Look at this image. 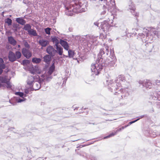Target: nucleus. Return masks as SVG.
I'll list each match as a JSON object with an SVG mask.
<instances>
[{
    "label": "nucleus",
    "mask_w": 160,
    "mask_h": 160,
    "mask_svg": "<svg viewBox=\"0 0 160 160\" xmlns=\"http://www.w3.org/2000/svg\"><path fill=\"white\" fill-rule=\"evenodd\" d=\"M5 22L8 24V26L12 25V21L11 19L9 18H7L5 20Z\"/></svg>",
    "instance_id": "nucleus-29"
},
{
    "label": "nucleus",
    "mask_w": 160,
    "mask_h": 160,
    "mask_svg": "<svg viewBox=\"0 0 160 160\" xmlns=\"http://www.w3.org/2000/svg\"><path fill=\"white\" fill-rule=\"evenodd\" d=\"M32 90V88H26L24 89V92L25 94H24V97H26L27 96V94H28L29 92Z\"/></svg>",
    "instance_id": "nucleus-33"
},
{
    "label": "nucleus",
    "mask_w": 160,
    "mask_h": 160,
    "mask_svg": "<svg viewBox=\"0 0 160 160\" xmlns=\"http://www.w3.org/2000/svg\"><path fill=\"white\" fill-rule=\"evenodd\" d=\"M109 51L108 47H105V51H104L103 49H101L98 54V58L96 61V63L92 64L91 66V70L92 74L95 75H98L100 71L103 68V66L100 63L102 57H103L106 55H108Z\"/></svg>",
    "instance_id": "nucleus-2"
},
{
    "label": "nucleus",
    "mask_w": 160,
    "mask_h": 160,
    "mask_svg": "<svg viewBox=\"0 0 160 160\" xmlns=\"http://www.w3.org/2000/svg\"><path fill=\"white\" fill-rule=\"evenodd\" d=\"M16 95H18L21 98L23 97V96L24 97V94L22 92H16Z\"/></svg>",
    "instance_id": "nucleus-35"
},
{
    "label": "nucleus",
    "mask_w": 160,
    "mask_h": 160,
    "mask_svg": "<svg viewBox=\"0 0 160 160\" xmlns=\"http://www.w3.org/2000/svg\"><path fill=\"white\" fill-rule=\"evenodd\" d=\"M51 28H47L45 29V32L48 35L50 34V30H51Z\"/></svg>",
    "instance_id": "nucleus-38"
},
{
    "label": "nucleus",
    "mask_w": 160,
    "mask_h": 160,
    "mask_svg": "<svg viewBox=\"0 0 160 160\" xmlns=\"http://www.w3.org/2000/svg\"><path fill=\"white\" fill-rule=\"evenodd\" d=\"M23 2L25 4H28L29 2L28 0H23Z\"/></svg>",
    "instance_id": "nucleus-45"
},
{
    "label": "nucleus",
    "mask_w": 160,
    "mask_h": 160,
    "mask_svg": "<svg viewBox=\"0 0 160 160\" xmlns=\"http://www.w3.org/2000/svg\"><path fill=\"white\" fill-rule=\"evenodd\" d=\"M100 27H101V29H102L104 32H105L108 31L109 28V25L107 22L105 21L101 23Z\"/></svg>",
    "instance_id": "nucleus-10"
},
{
    "label": "nucleus",
    "mask_w": 160,
    "mask_h": 160,
    "mask_svg": "<svg viewBox=\"0 0 160 160\" xmlns=\"http://www.w3.org/2000/svg\"><path fill=\"white\" fill-rule=\"evenodd\" d=\"M113 80H109V82L110 83V84H112V83L111 82H112Z\"/></svg>",
    "instance_id": "nucleus-53"
},
{
    "label": "nucleus",
    "mask_w": 160,
    "mask_h": 160,
    "mask_svg": "<svg viewBox=\"0 0 160 160\" xmlns=\"http://www.w3.org/2000/svg\"><path fill=\"white\" fill-rule=\"evenodd\" d=\"M23 55L27 58H29L32 56V53L28 49L23 48L22 50Z\"/></svg>",
    "instance_id": "nucleus-12"
},
{
    "label": "nucleus",
    "mask_w": 160,
    "mask_h": 160,
    "mask_svg": "<svg viewBox=\"0 0 160 160\" xmlns=\"http://www.w3.org/2000/svg\"><path fill=\"white\" fill-rule=\"evenodd\" d=\"M3 71V70L0 68V74H1Z\"/></svg>",
    "instance_id": "nucleus-52"
},
{
    "label": "nucleus",
    "mask_w": 160,
    "mask_h": 160,
    "mask_svg": "<svg viewBox=\"0 0 160 160\" xmlns=\"http://www.w3.org/2000/svg\"><path fill=\"white\" fill-rule=\"evenodd\" d=\"M60 43L63 47L65 49L68 51L69 49V46L68 42L65 41L60 39Z\"/></svg>",
    "instance_id": "nucleus-14"
},
{
    "label": "nucleus",
    "mask_w": 160,
    "mask_h": 160,
    "mask_svg": "<svg viewBox=\"0 0 160 160\" xmlns=\"http://www.w3.org/2000/svg\"><path fill=\"white\" fill-rule=\"evenodd\" d=\"M117 133L116 132V131L114 132H112L111 134H110L109 135H108L106 137H105L104 138L106 139V138H110L111 137L113 136L114 135H116L117 134Z\"/></svg>",
    "instance_id": "nucleus-34"
},
{
    "label": "nucleus",
    "mask_w": 160,
    "mask_h": 160,
    "mask_svg": "<svg viewBox=\"0 0 160 160\" xmlns=\"http://www.w3.org/2000/svg\"><path fill=\"white\" fill-rule=\"evenodd\" d=\"M74 4H72L66 8L65 13L69 16H72L73 12L78 13L86 11L87 10V4L86 1L72 0Z\"/></svg>",
    "instance_id": "nucleus-1"
},
{
    "label": "nucleus",
    "mask_w": 160,
    "mask_h": 160,
    "mask_svg": "<svg viewBox=\"0 0 160 160\" xmlns=\"http://www.w3.org/2000/svg\"><path fill=\"white\" fill-rule=\"evenodd\" d=\"M138 35L140 36H141V38H142V37H143V36H144V34H143L142 33H139L138 34Z\"/></svg>",
    "instance_id": "nucleus-51"
},
{
    "label": "nucleus",
    "mask_w": 160,
    "mask_h": 160,
    "mask_svg": "<svg viewBox=\"0 0 160 160\" xmlns=\"http://www.w3.org/2000/svg\"><path fill=\"white\" fill-rule=\"evenodd\" d=\"M129 126V125H126L125 126H124V128H126L127 127H128V126Z\"/></svg>",
    "instance_id": "nucleus-54"
},
{
    "label": "nucleus",
    "mask_w": 160,
    "mask_h": 160,
    "mask_svg": "<svg viewBox=\"0 0 160 160\" xmlns=\"http://www.w3.org/2000/svg\"><path fill=\"white\" fill-rule=\"evenodd\" d=\"M150 98L153 100L160 101V92H159L158 93L155 92L153 95L151 96Z\"/></svg>",
    "instance_id": "nucleus-15"
},
{
    "label": "nucleus",
    "mask_w": 160,
    "mask_h": 160,
    "mask_svg": "<svg viewBox=\"0 0 160 160\" xmlns=\"http://www.w3.org/2000/svg\"><path fill=\"white\" fill-rule=\"evenodd\" d=\"M92 42H94V41H92Z\"/></svg>",
    "instance_id": "nucleus-60"
},
{
    "label": "nucleus",
    "mask_w": 160,
    "mask_h": 160,
    "mask_svg": "<svg viewBox=\"0 0 160 160\" xmlns=\"http://www.w3.org/2000/svg\"><path fill=\"white\" fill-rule=\"evenodd\" d=\"M18 48H19L20 47V45H18Z\"/></svg>",
    "instance_id": "nucleus-56"
},
{
    "label": "nucleus",
    "mask_w": 160,
    "mask_h": 160,
    "mask_svg": "<svg viewBox=\"0 0 160 160\" xmlns=\"http://www.w3.org/2000/svg\"><path fill=\"white\" fill-rule=\"evenodd\" d=\"M18 25L17 23H13V25H12L13 27L14 28H15V30H14V31H17V28H18Z\"/></svg>",
    "instance_id": "nucleus-41"
},
{
    "label": "nucleus",
    "mask_w": 160,
    "mask_h": 160,
    "mask_svg": "<svg viewBox=\"0 0 160 160\" xmlns=\"http://www.w3.org/2000/svg\"><path fill=\"white\" fill-rule=\"evenodd\" d=\"M93 39H94L95 40V41H96V38L94 37V38Z\"/></svg>",
    "instance_id": "nucleus-57"
},
{
    "label": "nucleus",
    "mask_w": 160,
    "mask_h": 160,
    "mask_svg": "<svg viewBox=\"0 0 160 160\" xmlns=\"http://www.w3.org/2000/svg\"><path fill=\"white\" fill-rule=\"evenodd\" d=\"M8 41L9 43L13 46L15 45L17 43L16 41L12 36L8 37Z\"/></svg>",
    "instance_id": "nucleus-18"
},
{
    "label": "nucleus",
    "mask_w": 160,
    "mask_h": 160,
    "mask_svg": "<svg viewBox=\"0 0 160 160\" xmlns=\"http://www.w3.org/2000/svg\"><path fill=\"white\" fill-rule=\"evenodd\" d=\"M5 67L6 66L5 64L3 63L0 64V68L2 70V69H5Z\"/></svg>",
    "instance_id": "nucleus-42"
},
{
    "label": "nucleus",
    "mask_w": 160,
    "mask_h": 160,
    "mask_svg": "<svg viewBox=\"0 0 160 160\" xmlns=\"http://www.w3.org/2000/svg\"><path fill=\"white\" fill-rule=\"evenodd\" d=\"M68 56H66V57H68L69 58H73L75 54L74 51L71 49H68Z\"/></svg>",
    "instance_id": "nucleus-22"
},
{
    "label": "nucleus",
    "mask_w": 160,
    "mask_h": 160,
    "mask_svg": "<svg viewBox=\"0 0 160 160\" xmlns=\"http://www.w3.org/2000/svg\"><path fill=\"white\" fill-rule=\"evenodd\" d=\"M34 68L35 73H40V71L39 70L38 67L37 66L34 67Z\"/></svg>",
    "instance_id": "nucleus-37"
},
{
    "label": "nucleus",
    "mask_w": 160,
    "mask_h": 160,
    "mask_svg": "<svg viewBox=\"0 0 160 160\" xmlns=\"http://www.w3.org/2000/svg\"><path fill=\"white\" fill-rule=\"evenodd\" d=\"M134 13H133V15H134L135 16H138V13L137 12H135V11H133Z\"/></svg>",
    "instance_id": "nucleus-46"
},
{
    "label": "nucleus",
    "mask_w": 160,
    "mask_h": 160,
    "mask_svg": "<svg viewBox=\"0 0 160 160\" xmlns=\"http://www.w3.org/2000/svg\"><path fill=\"white\" fill-rule=\"evenodd\" d=\"M129 89L128 88L124 89L121 88L120 89L119 91L116 92L115 94L116 95H118V94H120V92L122 93V94L121 95V96L123 98V97H125L129 95Z\"/></svg>",
    "instance_id": "nucleus-8"
},
{
    "label": "nucleus",
    "mask_w": 160,
    "mask_h": 160,
    "mask_svg": "<svg viewBox=\"0 0 160 160\" xmlns=\"http://www.w3.org/2000/svg\"><path fill=\"white\" fill-rule=\"evenodd\" d=\"M31 27L30 24H27L26 25H24L23 29L28 32V31L31 29Z\"/></svg>",
    "instance_id": "nucleus-27"
},
{
    "label": "nucleus",
    "mask_w": 160,
    "mask_h": 160,
    "mask_svg": "<svg viewBox=\"0 0 160 160\" xmlns=\"http://www.w3.org/2000/svg\"><path fill=\"white\" fill-rule=\"evenodd\" d=\"M26 99L24 97L17 98H16L17 102L18 103H21L26 100Z\"/></svg>",
    "instance_id": "nucleus-31"
},
{
    "label": "nucleus",
    "mask_w": 160,
    "mask_h": 160,
    "mask_svg": "<svg viewBox=\"0 0 160 160\" xmlns=\"http://www.w3.org/2000/svg\"><path fill=\"white\" fill-rule=\"evenodd\" d=\"M15 54L16 59L20 58L21 57V53L19 51H16Z\"/></svg>",
    "instance_id": "nucleus-32"
},
{
    "label": "nucleus",
    "mask_w": 160,
    "mask_h": 160,
    "mask_svg": "<svg viewBox=\"0 0 160 160\" xmlns=\"http://www.w3.org/2000/svg\"><path fill=\"white\" fill-rule=\"evenodd\" d=\"M56 48L57 49L56 52L58 53L60 55H62L63 52V49L60 46H57Z\"/></svg>",
    "instance_id": "nucleus-23"
},
{
    "label": "nucleus",
    "mask_w": 160,
    "mask_h": 160,
    "mask_svg": "<svg viewBox=\"0 0 160 160\" xmlns=\"http://www.w3.org/2000/svg\"><path fill=\"white\" fill-rule=\"evenodd\" d=\"M29 62V60H25L22 61V63L23 65H26L28 64Z\"/></svg>",
    "instance_id": "nucleus-40"
},
{
    "label": "nucleus",
    "mask_w": 160,
    "mask_h": 160,
    "mask_svg": "<svg viewBox=\"0 0 160 160\" xmlns=\"http://www.w3.org/2000/svg\"><path fill=\"white\" fill-rule=\"evenodd\" d=\"M52 40L55 43V46H58V44L60 43V41L56 37L52 38Z\"/></svg>",
    "instance_id": "nucleus-30"
},
{
    "label": "nucleus",
    "mask_w": 160,
    "mask_h": 160,
    "mask_svg": "<svg viewBox=\"0 0 160 160\" xmlns=\"http://www.w3.org/2000/svg\"><path fill=\"white\" fill-rule=\"evenodd\" d=\"M8 58L9 61L11 62H13L16 60L15 54L12 51H10L8 54Z\"/></svg>",
    "instance_id": "nucleus-13"
},
{
    "label": "nucleus",
    "mask_w": 160,
    "mask_h": 160,
    "mask_svg": "<svg viewBox=\"0 0 160 160\" xmlns=\"http://www.w3.org/2000/svg\"><path fill=\"white\" fill-rule=\"evenodd\" d=\"M140 119L139 118H138L134 121H132V122H129L128 123V124L129 125H130L133 123H134L135 122H137V121H138V120Z\"/></svg>",
    "instance_id": "nucleus-43"
},
{
    "label": "nucleus",
    "mask_w": 160,
    "mask_h": 160,
    "mask_svg": "<svg viewBox=\"0 0 160 160\" xmlns=\"http://www.w3.org/2000/svg\"><path fill=\"white\" fill-rule=\"evenodd\" d=\"M46 51L48 53L52 56H54L56 52V50L51 46L47 47Z\"/></svg>",
    "instance_id": "nucleus-11"
},
{
    "label": "nucleus",
    "mask_w": 160,
    "mask_h": 160,
    "mask_svg": "<svg viewBox=\"0 0 160 160\" xmlns=\"http://www.w3.org/2000/svg\"><path fill=\"white\" fill-rule=\"evenodd\" d=\"M32 87L33 90H37L40 88L41 84L39 82H34L33 84Z\"/></svg>",
    "instance_id": "nucleus-17"
},
{
    "label": "nucleus",
    "mask_w": 160,
    "mask_h": 160,
    "mask_svg": "<svg viewBox=\"0 0 160 160\" xmlns=\"http://www.w3.org/2000/svg\"><path fill=\"white\" fill-rule=\"evenodd\" d=\"M16 21L17 22L22 25H24L26 22L25 20L22 18H17L16 19Z\"/></svg>",
    "instance_id": "nucleus-19"
},
{
    "label": "nucleus",
    "mask_w": 160,
    "mask_h": 160,
    "mask_svg": "<svg viewBox=\"0 0 160 160\" xmlns=\"http://www.w3.org/2000/svg\"><path fill=\"white\" fill-rule=\"evenodd\" d=\"M10 32V31H7V32H6V33H7V34L9 33Z\"/></svg>",
    "instance_id": "nucleus-55"
},
{
    "label": "nucleus",
    "mask_w": 160,
    "mask_h": 160,
    "mask_svg": "<svg viewBox=\"0 0 160 160\" xmlns=\"http://www.w3.org/2000/svg\"><path fill=\"white\" fill-rule=\"evenodd\" d=\"M94 24L95 26H97L98 27L99 23H98V22H94Z\"/></svg>",
    "instance_id": "nucleus-48"
},
{
    "label": "nucleus",
    "mask_w": 160,
    "mask_h": 160,
    "mask_svg": "<svg viewBox=\"0 0 160 160\" xmlns=\"http://www.w3.org/2000/svg\"><path fill=\"white\" fill-rule=\"evenodd\" d=\"M128 8L132 11H135V8L134 4L131 0H130L128 3Z\"/></svg>",
    "instance_id": "nucleus-20"
},
{
    "label": "nucleus",
    "mask_w": 160,
    "mask_h": 160,
    "mask_svg": "<svg viewBox=\"0 0 160 160\" xmlns=\"http://www.w3.org/2000/svg\"><path fill=\"white\" fill-rule=\"evenodd\" d=\"M120 81L122 82L125 81V77L124 76L122 75H119L117 78V79L115 80V82L112 84V87L113 86V87L112 88V90H115V89L117 90L118 88L120 87L121 84L119 83Z\"/></svg>",
    "instance_id": "nucleus-3"
},
{
    "label": "nucleus",
    "mask_w": 160,
    "mask_h": 160,
    "mask_svg": "<svg viewBox=\"0 0 160 160\" xmlns=\"http://www.w3.org/2000/svg\"><path fill=\"white\" fill-rule=\"evenodd\" d=\"M143 117V116H142L141 117V118H142Z\"/></svg>",
    "instance_id": "nucleus-59"
},
{
    "label": "nucleus",
    "mask_w": 160,
    "mask_h": 160,
    "mask_svg": "<svg viewBox=\"0 0 160 160\" xmlns=\"http://www.w3.org/2000/svg\"><path fill=\"white\" fill-rule=\"evenodd\" d=\"M51 60V57L48 55L44 56L43 57V61L47 63L49 62Z\"/></svg>",
    "instance_id": "nucleus-25"
},
{
    "label": "nucleus",
    "mask_w": 160,
    "mask_h": 160,
    "mask_svg": "<svg viewBox=\"0 0 160 160\" xmlns=\"http://www.w3.org/2000/svg\"><path fill=\"white\" fill-rule=\"evenodd\" d=\"M29 70L30 72L33 74L35 73L34 67L33 66L30 68Z\"/></svg>",
    "instance_id": "nucleus-36"
},
{
    "label": "nucleus",
    "mask_w": 160,
    "mask_h": 160,
    "mask_svg": "<svg viewBox=\"0 0 160 160\" xmlns=\"http://www.w3.org/2000/svg\"><path fill=\"white\" fill-rule=\"evenodd\" d=\"M112 2L113 4H111V5L106 4V6L105 5L103 6L102 8L103 11H102L101 13V15L102 16H103L105 15L106 12L109 10L110 12H111V10L110 9H111L112 8H115V1L113 0V1H112Z\"/></svg>",
    "instance_id": "nucleus-4"
},
{
    "label": "nucleus",
    "mask_w": 160,
    "mask_h": 160,
    "mask_svg": "<svg viewBox=\"0 0 160 160\" xmlns=\"http://www.w3.org/2000/svg\"><path fill=\"white\" fill-rule=\"evenodd\" d=\"M9 79L7 78L6 76L4 77H0V82L1 83H6V87L9 89H12V85L9 82Z\"/></svg>",
    "instance_id": "nucleus-5"
},
{
    "label": "nucleus",
    "mask_w": 160,
    "mask_h": 160,
    "mask_svg": "<svg viewBox=\"0 0 160 160\" xmlns=\"http://www.w3.org/2000/svg\"><path fill=\"white\" fill-rule=\"evenodd\" d=\"M24 45L25 47H27L28 48H29V44L27 42Z\"/></svg>",
    "instance_id": "nucleus-47"
},
{
    "label": "nucleus",
    "mask_w": 160,
    "mask_h": 160,
    "mask_svg": "<svg viewBox=\"0 0 160 160\" xmlns=\"http://www.w3.org/2000/svg\"><path fill=\"white\" fill-rule=\"evenodd\" d=\"M38 42L39 44L42 47H45L49 43L48 41L43 39L40 40Z\"/></svg>",
    "instance_id": "nucleus-16"
},
{
    "label": "nucleus",
    "mask_w": 160,
    "mask_h": 160,
    "mask_svg": "<svg viewBox=\"0 0 160 160\" xmlns=\"http://www.w3.org/2000/svg\"><path fill=\"white\" fill-rule=\"evenodd\" d=\"M54 69L55 67L53 65H52L50 67L48 72L45 75H43V79L44 80L49 81L50 79H51L52 76H51V75L53 72Z\"/></svg>",
    "instance_id": "nucleus-7"
},
{
    "label": "nucleus",
    "mask_w": 160,
    "mask_h": 160,
    "mask_svg": "<svg viewBox=\"0 0 160 160\" xmlns=\"http://www.w3.org/2000/svg\"><path fill=\"white\" fill-rule=\"evenodd\" d=\"M34 78L33 76H30L28 77L27 81L28 84L31 85H32V83L34 82Z\"/></svg>",
    "instance_id": "nucleus-21"
},
{
    "label": "nucleus",
    "mask_w": 160,
    "mask_h": 160,
    "mask_svg": "<svg viewBox=\"0 0 160 160\" xmlns=\"http://www.w3.org/2000/svg\"><path fill=\"white\" fill-rule=\"evenodd\" d=\"M143 30V32L146 34L147 38L148 37V28H147V29L144 28Z\"/></svg>",
    "instance_id": "nucleus-39"
},
{
    "label": "nucleus",
    "mask_w": 160,
    "mask_h": 160,
    "mask_svg": "<svg viewBox=\"0 0 160 160\" xmlns=\"http://www.w3.org/2000/svg\"><path fill=\"white\" fill-rule=\"evenodd\" d=\"M138 83L140 85H142V86H144L146 88H150L152 86V83L150 81L148 80L144 81H139Z\"/></svg>",
    "instance_id": "nucleus-9"
},
{
    "label": "nucleus",
    "mask_w": 160,
    "mask_h": 160,
    "mask_svg": "<svg viewBox=\"0 0 160 160\" xmlns=\"http://www.w3.org/2000/svg\"><path fill=\"white\" fill-rule=\"evenodd\" d=\"M29 35H32L33 36H37V34L36 31L33 29H31L28 32Z\"/></svg>",
    "instance_id": "nucleus-24"
},
{
    "label": "nucleus",
    "mask_w": 160,
    "mask_h": 160,
    "mask_svg": "<svg viewBox=\"0 0 160 160\" xmlns=\"http://www.w3.org/2000/svg\"><path fill=\"white\" fill-rule=\"evenodd\" d=\"M148 36L149 37L150 35V37H148V40L147 39L146 40L148 42L150 43L151 41L153 39V35L156 34L157 33V31L155 30V29L150 27L148 28Z\"/></svg>",
    "instance_id": "nucleus-6"
},
{
    "label": "nucleus",
    "mask_w": 160,
    "mask_h": 160,
    "mask_svg": "<svg viewBox=\"0 0 160 160\" xmlns=\"http://www.w3.org/2000/svg\"><path fill=\"white\" fill-rule=\"evenodd\" d=\"M32 62L34 63H38L41 62V60L40 58H34L32 59Z\"/></svg>",
    "instance_id": "nucleus-28"
},
{
    "label": "nucleus",
    "mask_w": 160,
    "mask_h": 160,
    "mask_svg": "<svg viewBox=\"0 0 160 160\" xmlns=\"http://www.w3.org/2000/svg\"><path fill=\"white\" fill-rule=\"evenodd\" d=\"M2 85L0 84V87H1Z\"/></svg>",
    "instance_id": "nucleus-58"
},
{
    "label": "nucleus",
    "mask_w": 160,
    "mask_h": 160,
    "mask_svg": "<svg viewBox=\"0 0 160 160\" xmlns=\"http://www.w3.org/2000/svg\"><path fill=\"white\" fill-rule=\"evenodd\" d=\"M107 0H99V2L100 3H101L100 2H102L101 3H102L104 2H105Z\"/></svg>",
    "instance_id": "nucleus-49"
},
{
    "label": "nucleus",
    "mask_w": 160,
    "mask_h": 160,
    "mask_svg": "<svg viewBox=\"0 0 160 160\" xmlns=\"http://www.w3.org/2000/svg\"><path fill=\"white\" fill-rule=\"evenodd\" d=\"M4 61L2 59V58H0V64L2 63H3Z\"/></svg>",
    "instance_id": "nucleus-50"
},
{
    "label": "nucleus",
    "mask_w": 160,
    "mask_h": 160,
    "mask_svg": "<svg viewBox=\"0 0 160 160\" xmlns=\"http://www.w3.org/2000/svg\"><path fill=\"white\" fill-rule=\"evenodd\" d=\"M124 129V127H122L121 128H119V129H117L116 131V132L117 133L120 131H121L122 129Z\"/></svg>",
    "instance_id": "nucleus-44"
},
{
    "label": "nucleus",
    "mask_w": 160,
    "mask_h": 160,
    "mask_svg": "<svg viewBox=\"0 0 160 160\" xmlns=\"http://www.w3.org/2000/svg\"><path fill=\"white\" fill-rule=\"evenodd\" d=\"M111 61H112L113 62H115L116 61V58L114 54V51H111Z\"/></svg>",
    "instance_id": "nucleus-26"
}]
</instances>
